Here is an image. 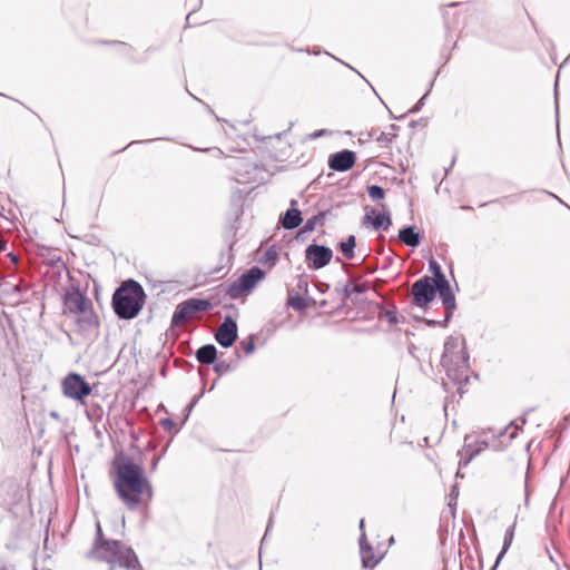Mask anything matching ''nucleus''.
Instances as JSON below:
<instances>
[{"instance_id":"72a5a7b5","label":"nucleus","mask_w":570,"mask_h":570,"mask_svg":"<svg viewBox=\"0 0 570 570\" xmlns=\"http://www.w3.org/2000/svg\"><path fill=\"white\" fill-rule=\"evenodd\" d=\"M267 261H275L277 257V253L274 249H268L266 252Z\"/></svg>"},{"instance_id":"f03ea898","label":"nucleus","mask_w":570,"mask_h":570,"mask_svg":"<svg viewBox=\"0 0 570 570\" xmlns=\"http://www.w3.org/2000/svg\"><path fill=\"white\" fill-rule=\"evenodd\" d=\"M90 554L99 561L109 563V570H142L131 548L118 540L104 538L100 522L96 523V540Z\"/></svg>"},{"instance_id":"f704fd0d","label":"nucleus","mask_w":570,"mask_h":570,"mask_svg":"<svg viewBox=\"0 0 570 570\" xmlns=\"http://www.w3.org/2000/svg\"><path fill=\"white\" fill-rule=\"evenodd\" d=\"M385 316H386V318L389 320L390 323H396L397 322L396 316H395V314L393 312H386Z\"/></svg>"},{"instance_id":"864d4df0","label":"nucleus","mask_w":570,"mask_h":570,"mask_svg":"<svg viewBox=\"0 0 570 570\" xmlns=\"http://www.w3.org/2000/svg\"><path fill=\"white\" fill-rule=\"evenodd\" d=\"M433 83H434V79H432V80L430 81V88L433 86Z\"/></svg>"},{"instance_id":"7c9ffc66","label":"nucleus","mask_w":570,"mask_h":570,"mask_svg":"<svg viewBox=\"0 0 570 570\" xmlns=\"http://www.w3.org/2000/svg\"><path fill=\"white\" fill-rule=\"evenodd\" d=\"M204 151L212 153L214 157H220L222 155L225 154L222 149H219L217 147L206 148V149H204Z\"/></svg>"},{"instance_id":"1a4fd4ad","label":"nucleus","mask_w":570,"mask_h":570,"mask_svg":"<svg viewBox=\"0 0 570 570\" xmlns=\"http://www.w3.org/2000/svg\"><path fill=\"white\" fill-rule=\"evenodd\" d=\"M333 252L324 245L311 244L305 249V259L312 269H321L330 264Z\"/></svg>"},{"instance_id":"c9c22d12","label":"nucleus","mask_w":570,"mask_h":570,"mask_svg":"<svg viewBox=\"0 0 570 570\" xmlns=\"http://www.w3.org/2000/svg\"><path fill=\"white\" fill-rule=\"evenodd\" d=\"M422 121H423V120H411V121H410V124H409V126H410L411 128H414V127H416V126H419V125L424 126L425 124H423Z\"/></svg>"},{"instance_id":"bb28decb","label":"nucleus","mask_w":570,"mask_h":570,"mask_svg":"<svg viewBox=\"0 0 570 570\" xmlns=\"http://www.w3.org/2000/svg\"><path fill=\"white\" fill-rule=\"evenodd\" d=\"M368 196L372 198V200H380L383 199L385 196V190L377 185H372L367 188Z\"/></svg>"},{"instance_id":"423d86ee","label":"nucleus","mask_w":570,"mask_h":570,"mask_svg":"<svg viewBox=\"0 0 570 570\" xmlns=\"http://www.w3.org/2000/svg\"><path fill=\"white\" fill-rule=\"evenodd\" d=\"M265 273L259 267H252L239 278L230 284L227 288V294L230 298L237 299L245 294H248L257 284L258 281L263 279Z\"/></svg>"},{"instance_id":"e433bc0d","label":"nucleus","mask_w":570,"mask_h":570,"mask_svg":"<svg viewBox=\"0 0 570 570\" xmlns=\"http://www.w3.org/2000/svg\"><path fill=\"white\" fill-rule=\"evenodd\" d=\"M253 351H254V343L253 342L247 343V345L245 346V352L252 353Z\"/></svg>"},{"instance_id":"6e6552de","label":"nucleus","mask_w":570,"mask_h":570,"mask_svg":"<svg viewBox=\"0 0 570 570\" xmlns=\"http://www.w3.org/2000/svg\"><path fill=\"white\" fill-rule=\"evenodd\" d=\"M414 305L424 307L430 304L436 294V283L429 276H423L413 283L411 289Z\"/></svg>"},{"instance_id":"c756f323","label":"nucleus","mask_w":570,"mask_h":570,"mask_svg":"<svg viewBox=\"0 0 570 570\" xmlns=\"http://www.w3.org/2000/svg\"><path fill=\"white\" fill-rule=\"evenodd\" d=\"M229 366L225 362L214 363V371L218 374L227 372Z\"/></svg>"},{"instance_id":"4c0bfd02","label":"nucleus","mask_w":570,"mask_h":570,"mask_svg":"<svg viewBox=\"0 0 570 570\" xmlns=\"http://www.w3.org/2000/svg\"><path fill=\"white\" fill-rule=\"evenodd\" d=\"M156 139H145V140H131L130 142H135V144H138V142H155Z\"/></svg>"},{"instance_id":"f8f14e48","label":"nucleus","mask_w":570,"mask_h":570,"mask_svg":"<svg viewBox=\"0 0 570 570\" xmlns=\"http://www.w3.org/2000/svg\"><path fill=\"white\" fill-rule=\"evenodd\" d=\"M237 337L236 322L230 316H226L216 331L215 340L220 346L227 348L235 343Z\"/></svg>"},{"instance_id":"c85d7f7f","label":"nucleus","mask_w":570,"mask_h":570,"mask_svg":"<svg viewBox=\"0 0 570 570\" xmlns=\"http://www.w3.org/2000/svg\"><path fill=\"white\" fill-rule=\"evenodd\" d=\"M430 89L417 100V102L409 110V112H417L421 110V108L424 105V100L426 96L429 95Z\"/></svg>"},{"instance_id":"37998d69","label":"nucleus","mask_w":570,"mask_h":570,"mask_svg":"<svg viewBox=\"0 0 570 570\" xmlns=\"http://www.w3.org/2000/svg\"><path fill=\"white\" fill-rule=\"evenodd\" d=\"M557 570H570V567L567 564L563 568H560L559 566H557Z\"/></svg>"},{"instance_id":"49530a36","label":"nucleus","mask_w":570,"mask_h":570,"mask_svg":"<svg viewBox=\"0 0 570 570\" xmlns=\"http://www.w3.org/2000/svg\"><path fill=\"white\" fill-rule=\"evenodd\" d=\"M360 529H361V530H363V529H364V520H363V519L360 521Z\"/></svg>"},{"instance_id":"ea45409f","label":"nucleus","mask_w":570,"mask_h":570,"mask_svg":"<svg viewBox=\"0 0 570 570\" xmlns=\"http://www.w3.org/2000/svg\"><path fill=\"white\" fill-rule=\"evenodd\" d=\"M461 3L460 2H451L449 4H446L448 8H455L458 6H460Z\"/></svg>"},{"instance_id":"5fc2aeb1","label":"nucleus","mask_w":570,"mask_h":570,"mask_svg":"<svg viewBox=\"0 0 570 570\" xmlns=\"http://www.w3.org/2000/svg\"><path fill=\"white\" fill-rule=\"evenodd\" d=\"M558 111H559L558 104H556V112L558 114Z\"/></svg>"},{"instance_id":"6e6d98bb","label":"nucleus","mask_w":570,"mask_h":570,"mask_svg":"<svg viewBox=\"0 0 570 570\" xmlns=\"http://www.w3.org/2000/svg\"><path fill=\"white\" fill-rule=\"evenodd\" d=\"M196 401H197L196 399H195V400H193V403L190 404V406H194V404L196 403Z\"/></svg>"},{"instance_id":"3c124183","label":"nucleus","mask_w":570,"mask_h":570,"mask_svg":"<svg viewBox=\"0 0 570 570\" xmlns=\"http://www.w3.org/2000/svg\"><path fill=\"white\" fill-rule=\"evenodd\" d=\"M476 448L474 441L472 440V450H474Z\"/></svg>"},{"instance_id":"58836bf2","label":"nucleus","mask_w":570,"mask_h":570,"mask_svg":"<svg viewBox=\"0 0 570 570\" xmlns=\"http://www.w3.org/2000/svg\"><path fill=\"white\" fill-rule=\"evenodd\" d=\"M268 531H269V525L267 527L266 532H265V534H264V537H263V539H262L261 547H262L263 544H265L266 539H267V535H268Z\"/></svg>"},{"instance_id":"4be33fe9","label":"nucleus","mask_w":570,"mask_h":570,"mask_svg":"<svg viewBox=\"0 0 570 570\" xmlns=\"http://www.w3.org/2000/svg\"><path fill=\"white\" fill-rule=\"evenodd\" d=\"M514 530H515V523H513L512 525H510L507 529V531L504 533V540H503L502 550L499 553V556L497 557V560H495V563H494L492 570H495V568L498 567V564L500 563V561L502 560V558L504 557V554L509 550V548H510V546H511V543L513 541V538H514Z\"/></svg>"},{"instance_id":"09e8293b","label":"nucleus","mask_w":570,"mask_h":570,"mask_svg":"<svg viewBox=\"0 0 570 570\" xmlns=\"http://www.w3.org/2000/svg\"><path fill=\"white\" fill-rule=\"evenodd\" d=\"M229 167L235 169V170H239L238 167L235 164H230Z\"/></svg>"},{"instance_id":"473e14b6","label":"nucleus","mask_w":570,"mask_h":570,"mask_svg":"<svg viewBox=\"0 0 570 570\" xmlns=\"http://www.w3.org/2000/svg\"><path fill=\"white\" fill-rule=\"evenodd\" d=\"M161 426L164 429H170L171 426H174V421L171 419H164L161 420Z\"/></svg>"},{"instance_id":"ddd939ff","label":"nucleus","mask_w":570,"mask_h":570,"mask_svg":"<svg viewBox=\"0 0 570 570\" xmlns=\"http://www.w3.org/2000/svg\"><path fill=\"white\" fill-rule=\"evenodd\" d=\"M436 292H439L445 309L444 323H448L455 309V297L452 293L450 283L445 277H439V283H436Z\"/></svg>"},{"instance_id":"2f4dec72","label":"nucleus","mask_w":570,"mask_h":570,"mask_svg":"<svg viewBox=\"0 0 570 570\" xmlns=\"http://www.w3.org/2000/svg\"><path fill=\"white\" fill-rule=\"evenodd\" d=\"M443 20H444V27H445L446 31H450L452 26H451V22L449 20V13L448 12H443Z\"/></svg>"},{"instance_id":"412c9836","label":"nucleus","mask_w":570,"mask_h":570,"mask_svg":"<svg viewBox=\"0 0 570 570\" xmlns=\"http://www.w3.org/2000/svg\"><path fill=\"white\" fill-rule=\"evenodd\" d=\"M217 357V350L213 344H206L196 352V358L200 364H214Z\"/></svg>"},{"instance_id":"f3484780","label":"nucleus","mask_w":570,"mask_h":570,"mask_svg":"<svg viewBox=\"0 0 570 570\" xmlns=\"http://www.w3.org/2000/svg\"><path fill=\"white\" fill-rule=\"evenodd\" d=\"M374 213V209H372L371 213H367L364 216V224H371L376 230H387L392 225L389 212L384 210L382 214H377L375 217H372V214Z\"/></svg>"},{"instance_id":"393cba45","label":"nucleus","mask_w":570,"mask_h":570,"mask_svg":"<svg viewBox=\"0 0 570 570\" xmlns=\"http://www.w3.org/2000/svg\"><path fill=\"white\" fill-rule=\"evenodd\" d=\"M453 357L454 361H449V365H453L458 370L468 367L469 355L465 351V347L461 351H458Z\"/></svg>"},{"instance_id":"de8ad7c7","label":"nucleus","mask_w":570,"mask_h":570,"mask_svg":"<svg viewBox=\"0 0 570 570\" xmlns=\"http://www.w3.org/2000/svg\"><path fill=\"white\" fill-rule=\"evenodd\" d=\"M229 151H230V153H243V150H242V149H230Z\"/></svg>"},{"instance_id":"7ed1b4c3","label":"nucleus","mask_w":570,"mask_h":570,"mask_svg":"<svg viewBox=\"0 0 570 570\" xmlns=\"http://www.w3.org/2000/svg\"><path fill=\"white\" fill-rule=\"evenodd\" d=\"M145 299L142 286L134 279H128L115 291L112 308L119 318L132 320L142 309Z\"/></svg>"},{"instance_id":"a878e982","label":"nucleus","mask_w":570,"mask_h":570,"mask_svg":"<svg viewBox=\"0 0 570 570\" xmlns=\"http://www.w3.org/2000/svg\"><path fill=\"white\" fill-rule=\"evenodd\" d=\"M324 219V213H320L311 218H308L303 228L301 229V233H308L313 232L317 224L322 223Z\"/></svg>"},{"instance_id":"4468645a","label":"nucleus","mask_w":570,"mask_h":570,"mask_svg":"<svg viewBox=\"0 0 570 570\" xmlns=\"http://www.w3.org/2000/svg\"><path fill=\"white\" fill-rule=\"evenodd\" d=\"M355 160V154L344 149L330 156L328 166L336 171H346L354 166Z\"/></svg>"},{"instance_id":"6ab92c4d","label":"nucleus","mask_w":570,"mask_h":570,"mask_svg":"<svg viewBox=\"0 0 570 570\" xmlns=\"http://www.w3.org/2000/svg\"><path fill=\"white\" fill-rule=\"evenodd\" d=\"M360 550L363 567L373 568L377 563V560L374 557L372 547L366 542V535L364 532H362L360 537Z\"/></svg>"},{"instance_id":"a19ab883","label":"nucleus","mask_w":570,"mask_h":570,"mask_svg":"<svg viewBox=\"0 0 570 570\" xmlns=\"http://www.w3.org/2000/svg\"><path fill=\"white\" fill-rule=\"evenodd\" d=\"M291 304H292V306H293L294 308H297V309H299V308L302 307V306H301V304H299L298 302H292Z\"/></svg>"},{"instance_id":"603ef678","label":"nucleus","mask_w":570,"mask_h":570,"mask_svg":"<svg viewBox=\"0 0 570 570\" xmlns=\"http://www.w3.org/2000/svg\"><path fill=\"white\" fill-rule=\"evenodd\" d=\"M548 195L554 197V198H558L556 195H553V193H547Z\"/></svg>"},{"instance_id":"2eb2a0df","label":"nucleus","mask_w":570,"mask_h":570,"mask_svg":"<svg viewBox=\"0 0 570 570\" xmlns=\"http://www.w3.org/2000/svg\"><path fill=\"white\" fill-rule=\"evenodd\" d=\"M322 137H328L330 139L334 141H347L354 139V134L351 130L341 131V130H327V129H320L315 130L307 135V139L314 140Z\"/></svg>"},{"instance_id":"8fccbe9b","label":"nucleus","mask_w":570,"mask_h":570,"mask_svg":"<svg viewBox=\"0 0 570 570\" xmlns=\"http://www.w3.org/2000/svg\"><path fill=\"white\" fill-rule=\"evenodd\" d=\"M281 137H282V132L275 134V138L281 139Z\"/></svg>"},{"instance_id":"dca6fc26","label":"nucleus","mask_w":570,"mask_h":570,"mask_svg":"<svg viewBox=\"0 0 570 570\" xmlns=\"http://www.w3.org/2000/svg\"><path fill=\"white\" fill-rule=\"evenodd\" d=\"M465 347L464 341L450 336L444 343V351L441 357L443 366H449V361H454L453 355Z\"/></svg>"},{"instance_id":"39448f33","label":"nucleus","mask_w":570,"mask_h":570,"mask_svg":"<svg viewBox=\"0 0 570 570\" xmlns=\"http://www.w3.org/2000/svg\"><path fill=\"white\" fill-rule=\"evenodd\" d=\"M62 393L66 397L86 404V399L91 394V386L78 373H69L61 383Z\"/></svg>"},{"instance_id":"0eeeda50","label":"nucleus","mask_w":570,"mask_h":570,"mask_svg":"<svg viewBox=\"0 0 570 570\" xmlns=\"http://www.w3.org/2000/svg\"><path fill=\"white\" fill-rule=\"evenodd\" d=\"M210 307V303L206 299L200 298H190L186 302H183L176 307L171 318V325L179 326L183 325L188 320L195 317V315L199 312H205Z\"/></svg>"},{"instance_id":"20e7f679","label":"nucleus","mask_w":570,"mask_h":570,"mask_svg":"<svg viewBox=\"0 0 570 570\" xmlns=\"http://www.w3.org/2000/svg\"><path fill=\"white\" fill-rule=\"evenodd\" d=\"M63 314L72 316L81 332L98 324L91 301L78 288L66 293L63 297Z\"/></svg>"},{"instance_id":"9d476101","label":"nucleus","mask_w":570,"mask_h":570,"mask_svg":"<svg viewBox=\"0 0 570 570\" xmlns=\"http://www.w3.org/2000/svg\"><path fill=\"white\" fill-rule=\"evenodd\" d=\"M400 129L396 125H391L387 131L380 128H371L360 132H353L354 138L357 137V142H392L397 137L396 131Z\"/></svg>"},{"instance_id":"79ce46f5","label":"nucleus","mask_w":570,"mask_h":570,"mask_svg":"<svg viewBox=\"0 0 570 570\" xmlns=\"http://www.w3.org/2000/svg\"><path fill=\"white\" fill-rule=\"evenodd\" d=\"M50 416H51V417H55V419H58V417H59V414H58L57 412L52 411V412L50 413Z\"/></svg>"},{"instance_id":"5701e85b","label":"nucleus","mask_w":570,"mask_h":570,"mask_svg":"<svg viewBox=\"0 0 570 570\" xmlns=\"http://www.w3.org/2000/svg\"><path fill=\"white\" fill-rule=\"evenodd\" d=\"M355 246L356 239L354 235H350L346 240L340 243V249L347 259H352L354 257Z\"/></svg>"},{"instance_id":"cd10ccee","label":"nucleus","mask_w":570,"mask_h":570,"mask_svg":"<svg viewBox=\"0 0 570 570\" xmlns=\"http://www.w3.org/2000/svg\"><path fill=\"white\" fill-rule=\"evenodd\" d=\"M429 268L434 275V278H432L434 283H439V277H445L444 274L442 273L440 264L436 261L430 259Z\"/></svg>"},{"instance_id":"a211bd4d","label":"nucleus","mask_w":570,"mask_h":570,"mask_svg":"<svg viewBox=\"0 0 570 570\" xmlns=\"http://www.w3.org/2000/svg\"><path fill=\"white\" fill-rule=\"evenodd\" d=\"M297 205L295 199L291 200L292 208L287 209L282 218V225L285 229H294L298 227L302 223V214L298 209L294 208Z\"/></svg>"},{"instance_id":"c03bdc74","label":"nucleus","mask_w":570,"mask_h":570,"mask_svg":"<svg viewBox=\"0 0 570 570\" xmlns=\"http://www.w3.org/2000/svg\"><path fill=\"white\" fill-rule=\"evenodd\" d=\"M193 13H194V12H189V13H188V16H187V18H186V20H187V23H188V24L190 23V18H191Z\"/></svg>"},{"instance_id":"a18cd8bd","label":"nucleus","mask_w":570,"mask_h":570,"mask_svg":"<svg viewBox=\"0 0 570 570\" xmlns=\"http://www.w3.org/2000/svg\"><path fill=\"white\" fill-rule=\"evenodd\" d=\"M4 248H6V243L0 242V252L4 250Z\"/></svg>"},{"instance_id":"aec40b11","label":"nucleus","mask_w":570,"mask_h":570,"mask_svg":"<svg viewBox=\"0 0 570 570\" xmlns=\"http://www.w3.org/2000/svg\"><path fill=\"white\" fill-rule=\"evenodd\" d=\"M399 239L406 246L416 247L421 243V236L414 226H406L399 232Z\"/></svg>"},{"instance_id":"f257e3e1","label":"nucleus","mask_w":570,"mask_h":570,"mask_svg":"<svg viewBox=\"0 0 570 570\" xmlns=\"http://www.w3.org/2000/svg\"><path fill=\"white\" fill-rule=\"evenodd\" d=\"M114 487L122 502L131 510L138 507L144 497L150 499L153 495L144 469L129 459L117 465Z\"/></svg>"},{"instance_id":"b1692460","label":"nucleus","mask_w":570,"mask_h":570,"mask_svg":"<svg viewBox=\"0 0 570 570\" xmlns=\"http://www.w3.org/2000/svg\"><path fill=\"white\" fill-rule=\"evenodd\" d=\"M370 288L367 283L357 284L354 281L348 282L344 287V296L350 297L353 294L365 293Z\"/></svg>"},{"instance_id":"9b49d317","label":"nucleus","mask_w":570,"mask_h":570,"mask_svg":"<svg viewBox=\"0 0 570 570\" xmlns=\"http://www.w3.org/2000/svg\"><path fill=\"white\" fill-rule=\"evenodd\" d=\"M488 448V441L484 438L475 435H466L464 438V446L460 454V465H468L471 460L478 455L481 451Z\"/></svg>"}]
</instances>
